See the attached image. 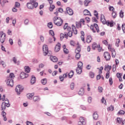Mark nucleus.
Instances as JSON below:
<instances>
[{"instance_id": "nucleus-12", "label": "nucleus", "mask_w": 125, "mask_h": 125, "mask_svg": "<svg viewBox=\"0 0 125 125\" xmlns=\"http://www.w3.org/2000/svg\"><path fill=\"white\" fill-rule=\"evenodd\" d=\"M7 84L8 86H13V80L11 78H8L7 80Z\"/></svg>"}, {"instance_id": "nucleus-62", "label": "nucleus", "mask_w": 125, "mask_h": 125, "mask_svg": "<svg viewBox=\"0 0 125 125\" xmlns=\"http://www.w3.org/2000/svg\"><path fill=\"white\" fill-rule=\"evenodd\" d=\"M25 25H28L29 24V20L26 19L24 21Z\"/></svg>"}, {"instance_id": "nucleus-26", "label": "nucleus", "mask_w": 125, "mask_h": 125, "mask_svg": "<svg viewBox=\"0 0 125 125\" xmlns=\"http://www.w3.org/2000/svg\"><path fill=\"white\" fill-rule=\"evenodd\" d=\"M83 14L84 15H90V16H91V14H90V12L87 9H85L83 11Z\"/></svg>"}, {"instance_id": "nucleus-25", "label": "nucleus", "mask_w": 125, "mask_h": 125, "mask_svg": "<svg viewBox=\"0 0 125 125\" xmlns=\"http://www.w3.org/2000/svg\"><path fill=\"white\" fill-rule=\"evenodd\" d=\"M72 31L75 35H77L78 34V31L77 30V28H76V26L75 25H72Z\"/></svg>"}, {"instance_id": "nucleus-23", "label": "nucleus", "mask_w": 125, "mask_h": 125, "mask_svg": "<svg viewBox=\"0 0 125 125\" xmlns=\"http://www.w3.org/2000/svg\"><path fill=\"white\" fill-rule=\"evenodd\" d=\"M2 103L5 104V105H6V107H10V104H9V101H8V99H6L4 100V102Z\"/></svg>"}, {"instance_id": "nucleus-13", "label": "nucleus", "mask_w": 125, "mask_h": 125, "mask_svg": "<svg viewBox=\"0 0 125 125\" xmlns=\"http://www.w3.org/2000/svg\"><path fill=\"white\" fill-rule=\"evenodd\" d=\"M78 125H85V120L83 117L80 118V121L78 122Z\"/></svg>"}, {"instance_id": "nucleus-17", "label": "nucleus", "mask_w": 125, "mask_h": 125, "mask_svg": "<svg viewBox=\"0 0 125 125\" xmlns=\"http://www.w3.org/2000/svg\"><path fill=\"white\" fill-rule=\"evenodd\" d=\"M35 95V93H28L26 94V97L27 99H29V100H32L33 99V97Z\"/></svg>"}, {"instance_id": "nucleus-38", "label": "nucleus", "mask_w": 125, "mask_h": 125, "mask_svg": "<svg viewBox=\"0 0 125 125\" xmlns=\"http://www.w3.org/2000/svg\"><path fill=\"white\" fill-rule=\"evenodd\" d=\"M81 52V47L78 46L75 50V53H80Z\"/></svg>"}, {"instance_id": "nucleus-33", "label": "nucleus", "mask_w": 125, "mask_h": 125, "mask_svg": "<svg viewBox=\"0 0 125 125\" xmlns=\"http://www.w3.org/2000/svg\"><path fill=\"white\" fill-rule=\"evenodd\" d=\"M63 48L64 53H65L66 54H68V53H69V50L66 48V45H64L63 46Z\"/></svg>"}, {"instance_id": "nucleus-20", "label": "nucleus", "mask_w": 125, "mask_h": 125, "mask_svg": "<svg viewBox=\"0 0 125 125\" xmlns=\"http://www.w3.org/2000/svg\"><path fill=\"white\" fill-rule=\"evenodd\" d=\"M41 100V97L40 96H35L33 97L34 102H39Z\"/></svg>"}, {"instance_id": "nucleus-40", "label": "nucleus", "mask_w": 125, "mask_h": 125, "mask_svg": "<svg viewBox=\"0 0 125 125\" xmlns=\"http://www.w3.org/2000/svg\"><path fill=\"white\" fill-rule=\"evenodd\" d=\"M5 109H6V104H5L2 103L1 110L2 111H4V110H5Z\"/></svg>"}, {"instance_id": "nucleus-15", "label": "nucleus", "mask_w": 125, "mask_h": 125, "mask_svg": "<svg viewBox=\"0 0 125 125\" xmlns=\"http://www.w3.org/2000/svg\"><path fill=\"white\" fill-rule=\"evenodd\" d=\"M61 48V44L60 43H58L55 47V52H58L60 50V48Z\"/></svg>"}, {"instance_id": "nucleus-50", "label": "nucleus", "mask_w": 125, "mask_h": 125, "mask_svg": "<svg viewBox=\"0 0 125 125\" xmlns=\"http://www.w3.org/2000/svg\"><path fill=\"white\" fill-rule=\"evenodd\" d=\"M89 77H91L92 79H93V78H94V73L90 72L89 73Z\"/></svg>"}, {"instance_id": "nucleus-64", "label": "nucleus", "mask_w": 125, "mask_h": 125, "mask_svg": "<svg viewBox=\"0 0 125 125\" xmlns=\"http://www.w3.org/2000/svg\"><path fill=\"white\" fill-rule=\"evenodd\" d=\"M122 29L123 32L125 30V24H122Z\"/></svg>"}, {"instance_id": "nucleus-6", "label": "nucleus", "mask_w": 125, "mask_h": 125, "mask_svg": "<svg viewBox=\"0 0 125 125\" xmlns=\"http://www.w3.org/2000/svg\"><path fill=\"white\" fill-rule=\"evenodd\" d=\"M23 89H24L23 86L21 85H18L16 87L15 91L16 93H17L18 95H20V94H21V92L23 91Z\"/></svg>"}, {"instance_id": "nucleus-1", "label": "nucleus", "mask_w": 125, "mask_h": 125, "mask_svg": "<svg viewBox=\"0 0 125 125\" xmlns=\"http://www.w3.org/2000/svg\"><path fill=\"white\" fill-rule=\"evenodd\" d=\"M63 29L67 30V31H68V32L65 33L66 34V36H67V37L71 38V37L73 36V32L71 31V27L68 25V23H65L64 25L63 26Z\"/></svg>"}, {"instance_id": "nucleus-58", "label": "nucleus", "mask_w": 125, "mask_h": 125, "mask_svg": "<svg viewBox=\"0 0 125 125\" xmlns=\"http://www.w3.org/2000/svg\"><path fill=\"white\" fill-rule=\"evenodd\" d=\"M18 43L19 46H22V42H21V40H18Z\"/></svg>"}, {"instance_id": "nucleus-54", "label": "nucleus", "mask_w": 125, "mask_h": 125, "mask_svg": "<svg viewBox=\"0 0 125 125\" xmlns=\"http://www.w3.org/2000/svg\"><path fill=\"white\" fill-rule=\"evenodd\" d=\"M14 74L13 73H10V75H9V77L8 78V79H13V78H14Z\"/></svg>"}, {"instance_id": "nucleus-11", "label": "nucleus", "mask_w": 125, "mask_h": 125, "mask_svg": "<svg viewBox=\"0 0 125 125\" xmlns=\"http://www.w3.org/2000/svg\"><path fill=\"white\" fill-rule=\"evenodd\" d=\"M104 56L106 61H110L111 59V55L108 52H105L104 54Z\"/></svg>"}, {"instance_id": "nucleus-18", "label": "nucleus", "mask_w": 125, "mask_h": 125, "mask_svg": "<svg viewBox=\"0 0 125 125\" xmlns=\"http://www.w3.org/2000/svg\"><path fill=\"white\" fill-rule=\"evenodd\" d=\"M12 61L14 64L20 65V62L19 61H17V58H16V57H14L12 58Z\"/></svg>"}, {"instance_id": "nucleus-48", "label": "nucleus", "mask_w": 125, "mask_h": 125, "mask_svg": "<svg viewBox=\"0 0 125 125\" xmlns=\"http://www.w3.org/2000/svg\"><path fill=\"white\" fill-rule=\"evenodd\" d=\"M15 7H17L18 8H19L20 7V3L18 2H16L15 4Z\"/></svg>"}, {"instance_id": "nucleus-51", "label": "nucleus", "mask_w": 125, "mask_h": 125, "mask_svg": "<svg viewBox=\"0 0 125 125\" xmlns=\"http://www.w3.org/2000/svg\"><path fill=\"white\" fill-rule=\"evenodd\" d=\"M123 122V119H121L120 118H118L117 120V123L118 124H121Z\"/></svg>"}, {"instance_id": "nucleus-36", "label": "nucleus", "mask_w": 125, "mask_h": 125, "mask_svg": "<svg viewBox=\"0 0 125 125\" xmlns=\"http://www.w3.org/2000/svg\"><path fill=\"white\" fill-rule=\"evenodd\" d=\"M53 40H54V42H55V40H56V39L54 36L52 38H50L48 40L49 42L50 43H51V42H53Z\"/></svg>"}, {"instance_id": "nucleus-4", "label": "nucleus", "mask_w": 125, "mask_h": 125, "mask_svg": "<svg viewBox=\"0 0 125 125\" xmlns=\"http://www.w3.org/2000/svg\"><path fill=\"white\" fill-rule=\"evenodd\" d=\"M83 72V63L79 62L78 64V67L76 68V72L78 75H81Z\"/></svg>"}, {"instance_id": "nucleus-3", "label": "nucleus", "mask_w": 125, "mask_h": 125, "mask_svg": "<svg viewBox=\"0 0 125 125\" xmlns=\"http://www.w3.org/2000/svg\"><path fill=\"white\" fill-rule=\"evenodd\" d=\"M38 5H39V3L38 2L33 3L30 2L27 3V7L28 9H34V7H35V8H37V7H38Z\"/></svg>"}, {"instance_id": "nucleus-30", "label": "nucleus", "mask_w": 125, "mask_h": 125, "mask_svg": "<svg viewBox=\"0 0 125 125\" xmlns=\"http://www.w3.org/2000/svg\"><path fill=\"white\" fill-rule=\"evenodd\" d=\"M93 118L94 120H97V119H98V114H97V112H94L93 114Z\"/></svg>"}, {"instance_id": "nucleus-35", "label": "nucleus", "mask_w": 125, "mask_h": 125, "mask_svg": "<svg viewBox=\"0 0 125 125\" xmlns=\"http://www.w3.org/2000/svg\"><path fill=\"white\" fill-rule=\"evenodd\" d=\"M92 49L94 50L96 49L97 47H98V45H97L96 43L94 42L92 44Z\"/></svg>"}, {"instance_id": "nucleus-21", "label": "nucleus", "mask_w": 125, "mask_h": 125, "mask_svg": "<svg viewBox=\"0 0 125 125\" xmlns=\"http://www.w3.org/2000/svg\"><path fill=\"white\" fill-rule=\"evenodd\" d=\"M1 116H2L4 121H7V118H6V113L4 112V111H2Z\"/></svg>"}, {"instance_id": "nucleus-47", "label": "nucleus", "mask_w": 125, "mask_h": 125, "mask_svg": "<svg viewBox=\"0 0 125 125\" xmlns=\"http://www.w3.org/2000/svg\"><path fill=\"white\" fill-rule=\"evenodd\" d=\"M120 42H121V41H120V39H117L115 43V45L116 46H117V47H119V43H120Z\"/></svg>"}, {"instance_id": "nucleus-27", "label": "nucleus", "mask_w": 125, "mask_h": 125, "mask_svg": "<svg viewBox=\"0 0 125 125\" xmlns=\"http://www.w3.org/2000/svg\"><path fill=\"white\" fill-rule=\"evenodd\" d=\"M81 40L82 41V42H83L84 43V32H83V31H82L81 32Z\"/></svg>"}, {"instance_id": "nucleus-59", "label": "nucleus", "mask_w": 125, "mask_h": 125, "mask_svg": "<svg viewBox=\"0 0 125 125\" xmlns=\"http://www.w3.org/2000/svg\"><path fill=\"white\" fill-rule=\"evenodd\" d=\"M49 35H50V36H52V37L54 36V32H53V30L49 31Z\"/></svg>"}, {"instance_id": "nucleus-22", "label": "nucleus", "mask_w": 125, "mask_h": 125, "mask_svg": "<svg viewBox=\"0 0 125 125\" xmlns=\"http://www.w3.org/2000/svg\"><path fill=\"white\" fill-rule=\"evenodd\" d=\"M67 73V76L69 79L73 78V76H74V71H71L69 73Z\"/></svg>"}, {"instance_id": "nucleus-9", "label": "nucleus", "mask_w": 125, "mask_h": 125, "mask_svg": "<svg viewBox=\"0 0 125 125\" xmlns=\"http://www.w3.org/2000/svg\"><path fill=\"white\" fill-rule=\"evenodd\" d=\"M5 37H6V35L5 33H3V31L0 32V42L1 43H3L4 42V41H5Z\"/></svg>"}, {"instance_id": "nucleus-53", "label": "nucleus", "mask_w": 125, "mask_h": 125, "mask_svg": "<svg viewBox=\"0 0 125 125\" xmlns=\"http://www.w3.org/2000/svg\"><path fill=\"white\" fill-rule=\"evenodd\" d=\"M120 17L121 18H124V12H123L122 10H121L120 12Z\"/></svg>"}, {"instance_id": "nucleus-63", "label": "nucleus", "mask_w": 125, "mask_h": 125, "mask_svg": "<svg viewBox=\"0 0 125 125\" xmlns=\"http://www.w3.org/2000/svg\"><path fill=\"white\" fill-rule=\"evenodd\" d=\"M0 65H2V66H3V67L5 66V63H4V62H3V61L0 62Z\"/></svg>"}, {"instance_id": "nucleus-52", "label": "nucleus", "mask_w": 125, "mask_h": 125, "mask_svg": "<svg viewBox=\"0 0 125 125\" xmlns=\"http://www.w3.org/2000/svg\"><path fill=\"white\" fill-rule=\"evenodd\" d=\"M54 8H55V6H54V5H50V11H52V10H53Z\"/></svg>"}, {"instance_id": "nucleus-43", "label": "nucleus", "mask_w": 125, "mask_h": 125, "mask_svg": "<svg viewBox=\"0 0 125 125\" xmlns=\"http://www.w3.org/2000/svg\"><path fill=\"white\" fill-rule=\"evenodd\" d=\"M70 89L73 90H74V88H75V83H72L70 84Z\"/></svg>"}, {"instance_id": "nucleus-46", "label": "nucleus", "mask_w": 125, "mask_h": 125, "mask_svg": "<svg viewBox=\"0 0 125 125\" xmlns=\"http://www.w3.org/2000/svg\"><path fill=\"white\" fill-rule=\"evenodd\" d=\"M108 9L110 11H112V12L115 11V8H114V7L112 6H110L108 8Z\"/></svg>"}, {"instance_id": "nucleus-32", "label": "nucleus", "mask_w": 125, "mask_h": 125, "mask_svg": "<svg viewBox=\"0 0 125 125\" xmlns=\"http://www.w3.org/2000/svg\"><path fill=\"white\" fill-rule=\"evenodd\" d=\"M90 1H91V0H85L84 1V6H88Z\"/></svg>"}, {"instance_id": "nucleus-5", "label": "nucleus", "mask_w": 125, "mask_h": 125, "mask_svg": "<svg viewBox=\"0 0 125 125\" xmlns=\"http://www.w3.org/2000/svg\"><path fill=\"white\" fill-rule=\"evenodd\" d=\"M90 29L92 31L93 33H96V31L97 33H99V27H98V24L97 23H94V25H91L90 26Z\"/></svg>"}, {"instance_id": "nucleus-37", "label": "nucleus", "mask_w": 125, "mask_h": 125, "mask_svg": "<svg viewBox=\"0 0 125 125\" xmlns=\"http://www.w3.org/2000/svg\"><path fill=\"white\" fill-rule=\"evenodd\" d=\"M76 27L77 28H82V22H76Z\"/></svg>"}, {"instance_id": "nucleus-42", "label": "nucleus", "mask_w": 125, "mask_h": 125, "mask_svg": "<svg viewBox=\"0 0 125 125\" xmlns=\"http://www.w3.org/2000/svg\"><path fill=\"white\" fill-rule=\"evenodd\" d=\"M112 69V66L109 65H107V66L104 68V70H106L107 69V72H110V70Z\"/></svg>"}, {"instance_id": "nucleus-39", "label": "nucleus", "mask_w": 125, "mask_h": 125, "mask_svg": "<svg viewBox=\"0 0 125 125\" xmlns=\"http://www.w3.org/2000/svg\"><path fill=\"white\" fill-rule=\"evenodd\" d=\"M41 83H42V84H43V85L46 84V83H47L46 78H44L43 79H42L41 81Z\"/></svg>"}, {"instance_id": "nucleus-34", "label": "nucleus", "mask_w": 125, "mask_h": 125, "mask_svg": "<svg viewBox=\"0 0 125 125\" xmlns=\"http://www.w3.org/2000/svg\"><path fill=\"white\" fill-rule=\"evenodd\" d=\"M50 59L51 61H52L53 62H57V61L58 60L56 57H53V56H51Z\"/></svg>"}, {"instance_id": "nucleus-19", "label": "nucleus", "mask_w": 125, "mask_h": 125, "mask_svg": "<svg viewBox=\"0 0 125 125\" xmlns=\"http://www.w3.org/2000/svg\"><path fill=\"white\" fill-rule=\"evenodd\" d=\"M79 95H80V96H83L84 94V89L83 88H81L80 90V91L78 92Z\"/></svg>"}, {"instance_id": "nucleus-41", "label": "nucleus", "mask_w": 125, "mask_h": 125, "mask_svg": "<svg viewBox=\"0 0 125 125\" xmlns=\"http://www.w3.org/2000/svg\"><path fill=\"white\" fill-rule=\"evenodd\" d=\"M87 102L89 104H91V103L92 102V97H88L87 98Z\"/></svg>"}, {"instance_id": "nucleus-31", "label": "nucleus", "mask_w": 125, "mask_h": 125, "mask_svg": "<svg viewBox=\"0 0 125 125\" xmlns=\"http://www.w3.org/2000/svg\"><path fill=\"white\" fill-rule=\"evenodd\" d=\"M24 70L26 73H30V71H31V68L30 67L26 66L24 67Z\"/></svg>"}, {"instance_id": "nucleus-29", "label": "nucleus", "mask_w": 125, "mask_h": 125, "mask_svg": "<svg viewBox=\"0 0 125 125\" xmlns=\"http://www.w3.org/2000/svg\"><path fill=\"white\" fill-rule=\"evenodd\" d=\"M60 37H61V40H63V39H64V38L67 39V34H66V33H65L64 34L63 33H61L60 35Z\"/></svg>"}, {"instance_id": "nucleus-61", "label": "nucleus", "mask_w": 125, "mask_h": 125, "mask_svg": "<svg viewBox=\"0 0 125 125\" xmlns=\"http://www.w3.org/2000/svg\"><path fill=\"white\" fill-rule=\"evenodd\" d=\"M102 103H103L104 104H106V100H105V99L104 97H103L101 100Z\"/></svg>"}, {"instance_id": "nucleus-14", "label": "nucleus", "mask_w": 125, "mask_h": 125, "mask_svg": "<svg viewBox=\"0 0 125 125\" xmlns=\"http://www.w3.org/2000/svg\"><path fill=\"white\" fill-rule=\"evenodd\" d=\"M20 77L21 79H26V78H28V77H29V74H28V73H25L24 72H22L20 74Z\"/></svg>"}, {"instance_id": "nucleus-2", "label": "nucleus", "mask_w": 125, "mask_h": 125, "mask_svg": "<svg viewBox=\"0 0 125 125\" xmlns=\"http://www.w3.org/2000/svg\"><path fill=\"white\" fill-rule=\"evenodd\" d=\"M53 21L54 24L57 25V26H61V25H62V23H63V20L61 19V18L57 17H55L54 18Z\"/></svg>"}, {"instance_id": "nucleus-57", "label": "nucleus", "mask_w": 125, "mask_h": 125, "mask_svg": "<svg viewBox=\"0 0 125 125\" xmlns=\"http://www.w3.org/2000/svg\"><path fill=\"white\" fill-rule=\"evenodd\" d=\"M98 89L99 92L101 93L103 90V88H102V87L101 86H99Z\"/></svg>"}, {"instance_id": "nucleus-56", "label": "nucleus", "mask_w": 125, "mask_h": 125, "mask_svg": "<svg viewBox=\"0 0 125 125\" xmlns=\"http://www.w3.org/2000/svg\"><path fill=\"white\" fill-rule=\"evenodd\" d=\"M112 16L113 18H116V17H117V13H116V12H115V11L112 12Z\"/></svg>"}, {"instance_id": "nucleus-60", "label": "nucleus", "mask_w": 125, "mask_h": 125, "mask_svg": "<svg viewBox=\"0 0 125 125\" xmlns=\"http://www.w3.org/2000/svg\"><path fill=\"white\" fill-rule=\"evenodd\" d=\"M105 78L106 79H108V78H110V71H107L106 74Z\"/></svg>"}, {"instance_id": "nucleus-55", "label": "nucleus", "mask_w": 125, "mask_h": 125, "mask_svg": "<svg viewBox=\"0 0 125 125\" xmlns=\"http://www.w3.org/2000/svg\"><path fill=\"white\" fill-rule=\"evenodd\" d=\"M94 13L95 16H96V18L98 19V12H97L96 10L94 11Z\"/></svg>"}, {"instance_id": "nucleus-8", "label": "nucleus", "mask_w": 125, "mask_h": 125, "mask_svg": "<svg viewBox=\"0 0 125 125\" xmlns=\"http://www.w3.org/2000/svg\"><path fill=\"white\" fill-rule=\"evenodd\" d=\"M101 22L104 24H106L107 26H110V27H113L114 26V22L113 21H106L105 19L101 20Z\"/></svg>"}, {"instance_id": "nucleus-44", "label": "nucleus", "mask_w": 125, "mask_h": 125, "mask_svg": "<svg viewBox=\"0 0 125 125\" xmlns=\"http://www.w3.org/2000/svg\"><path fill=\"white\" fill-rule=\"evenodd\" d=\"M107 111H114V106L111 105L107 108Z\"/></svg>"}, {"instance_id": "nucleus-7", "label": "nucleus", "mask_w": 125, "mask_h": 125, "mask_svg": "<svg viewBox=\"0 0 125 125\" xmlns=\"http://www.w3.org/2000/svg\"><path fill=\"white\" fill-rule=\"evenodd\" d=\"M42 50H43V55H44V56H46V55H47L48 53H49V55H50V54H51V53H50V51H48V47H47V45L45 44L43 45Z\"/></svg>"}, {"instance_id": "nucleus-10", "label": "nucleus", "mask_w": 125, "mask_h": 125, "mask_svg": "<svg viewBox=\"0 0 125 125\" xmlns=\"http://www.w3.org/2000/svg\"><path fill=\"white\" fill-rule=\"evenodd\" d=\"M108 49L111 51L112 57L115 58L116 57V51H115V49H112V46L110 44L108 45Z\"/></svg>"}, {"instance_id": "nucleus-45", "label": "nucleus", "mask_w": 125, "mask_h": 125, "mask_svg": "<svg viewBox=\"0 0 125 125\" xmlns=\"http://www.w3.org/2000/svg\"><path fill=\"white\" fill-rule=\"evenodd\" d=\"M76 55L75 56L76 59H80L81 58V54L80 53H76Z\"/></svg>"}, {"instance_id": "nucleus-16", "label": "nucleus", "mask_w": 125, "mask_h": 125, "mask_svg": "<svg viewBox=\"0 0 125 125\" xmlns=\"http://www.w3.org/2000/svg\"><path fill=\"white\" fill-rule=\"evenodd\" d=\"M66 12L68 15H73L74 14V12L73 10L69 7L66 8Z\"/></svg>"}, {"instance_id": "nucleus-24", "label": "nucleus", "mask_w": 125, "mask_h": 125, "mask_svg": "<svg viewBox=\"0 0 125 125\" xmlns=\"http://www.w3.org/2000/svg\"><path fill=\"white\" fill-rule=\"evenodd\" d=\"M36 77L32 76L31 79V81H30L31 84H34L36 83Z\"/></svg>"}, {"instance_id": "nucleus-28", "label": "nucleus", "mask_w": 125, "mask_h": 125, "mask_svg": "<svg viewBox=\"0 0 125 125\" xmlns=\"http://www.w3.org/2000/svg\"><path fill=\"white\" fill-rule=\"evenodd\" d=\"M91 41H92V38H91V36H88L86 38V42L87 43H90L91 42Z\"/></svg>"}, {"instance_id": "nucleus-49", "label": "nucleus", "mask_w": 125, "mask_h": 125, "mask_svg": "<svg viewBox=\"0 0 125 125\" xmlns=\"http://www.w3.org/2000/svg\"><path fill=\"white\" fill-rule=\"evenodd\" d=\"M47 26L48 27V28H49L50 29H51L52 28V27H53V25L52 24V22H49L47 24Z\"/></svg>"}]
</instances>
